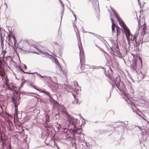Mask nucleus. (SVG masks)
<instances>
[{
    "label": "nucleus",
    "mask_w": 149,
    "mask_h": 149,
    "mask_svg": "<svg viewBox=\"0 0 149 149\" xmlns=\"http://www.w3.org/2000/svg\"><path fill=\"white\" fill-rule=\"evenodd\" d=\"M45 93L49 96V100L53 107H59V109L61 112L66 115L69 121L67 127H69L70 125H73V131L74 133H76L78 131L80 130L81 129V127H78L79 126V125H78V121H79V120L77 118H75L71 116L70 115L68 114L66 108L63 105L59 104L54 99L49 92L45 91Z\"/></svg>",
    "instance_id": "nucleus-1"
},
{
    "label": "nucleus",
    "mask_w": 149,
    "mask_h": 149,
    "mask_svg": "<svg viewBox=\"0 0 149 149\" xmlns=\"http://www.w3.org/2000/svg\"><path fill=\"white\" fill-rule=\"evenodd\" d=\"M138 25L139 27L138 28L139 29L141 26L143 32V34H142V38H139V40H137L136 36H133V39L132 38L131 39V41H134L135 42V44H134V48H135V47H139L140 44H141V45L143 43V38L144 36L149 33V29H147V26L145 25V23H144L142 26L141 25L140 26L139 22L138 21Z\"/></svg>",
    "instance_id": "nucleus-2"
},
{
    "label": "nucleus",
    "mask_w": 149,
    "mask_h": 149,
    "mask_svg": "<svg viewBox=\"0 0 149 149\" xmlns=\"http://www.w3.org/2000/svg\"><path fill=\"white\" fill-rule=\"evenodd\" d=\"M21 97L19 95V98H17V96L14 95L11 96V100L12 102L14 104L15 110L14 114L15 116H17L18 114V106L20 103Z\"/></svg>",
    "instance_id": "nucleus-3"
},
{
    "label": "nucleus",
    "mask_w": 149,
    "mask_h": 149,
    "mask_svg": "<svg viewBox=\"0 0 149 149\" xmlns=\"http://www.w3.org/2000/svg\"><path fill=\"white\" fill-rule=\"evenodd\" d=\"M114 84L116 86L117 88L123 95L125 96L126 95L125 92L126 90V88L125 84L123 82L120 81L119 79V82L118 83L117 82H114Z\"/></svg>",
    "instance_id": "nucleus-4"
},
{
    "label": "nucleus",
    "mask_w": 149,
    "mask_h": 149,
    "mask_svg": "<svg viewBox=\"0 0 149 149\" xmlns=\"http://www.w3.org/2000/svg\"><path fill=\"white\" fill-rule=\"evenodd\" d=\"M116 18L117 19V20L118 22H119V24L122 26H123V27H125V31H127V32L128 33L129 35V34L130 35H131V33L130 32V31L129 29L127 27V26L125 24V23L122 20L121 18L120 17L119 15H118V16H116Z\"/></svg>",
    "instance_id": "nucleus-5"
},
{
    "label": "nucleus",
    "mask_w": 149,
    "mask_h": 149,
    "mask_svg": "<svg viewBox=\"0 0 149 149\" xmlns=\"http://www.w3.org/2000/svg\"><path fill=\"white\" fill-rule=\"evenodd\" d=\"M34 73L36 74L38 76H39L40 77L42 78H44L46 80H48L49 81H51L52 83V86L54 87H56V83L53 81L52 79L50 77L47 76L46 75L42 76L40 74L38 73L37 72H34Z\"/></svg>",
    "instance_id": "nucleus-6"
},
{
    "label": "nucleus",
    "mask_w": 149,
    "mask_h": 149,
    "mask_svg": "<svg viewBox=\"0 0 149 149\" xmlns=\"http://www.w3.org/2000/svg\"><path fill=\"white\" fill-rule=\"evenodd\" d=\"M65 88L66 89H68L70 90L72 89L73 91L76 94H78L79 92V89L78 88H73L71 86H69L68 85L65 84Z\"/></svg>",
    "instance_id": "nucleus-7"
},
{
    "label": "nucleus",
    "mask_w": 149,
    "mask_h": 149,
    "mask_svg": "<svg viewBox=\"0 0 149 149\" xmlns=\"http://www.w3.org/2000/svg\"><path fill=\"white\" fill-rule=\"evenodd\" d=\"M111 20L112 23L111 25L112 33L113 35L114 34H116V29L115 28L117 26L116 25L115 23H113V19L111 18Z\"/></svg>",
    "instance_id": "nucleus-8"
},
{
    "label": "nucleus",
    "mask_w": 149,
    "mask_h": 149,
    "mask_svg": "<svg viewBox=\"0 0 149 149\" xmlns=\"http://www.w3.org/2000/svg\"><path fill=\"white\" fill-rule=\"evenodd\" d=\"M78 46L79 47V52H80V54H79V56H80V62L81 63V56H82V57L83 58L84 56V52L83 50V49L81 48L80 46L78 44Z\"/></svg>",
    "instance_id": "nucleus-9"
},
{
    "label": "nucleus",
    "mask_w": 149,
    "mask_h": 149,
    "mask_svg": "<svg viewBox=\"0 0 149 149\" xmlns=\"http://www.w3.org/2000/svg\"><path fill=\"white\" fill-rule=\"evenodd\" d=\"M116 33L117 37L120 35L121 33V32L122 31V29L118 26H116Z\"/></svg>",
    "instance_id": "nucleus-10"
},
{
    "label": "nucleus",
    "mask_w": 149,
    "mask_h": 149,
    "mask_svg": "<svg viewBox=\"0 0 149 149\" xmlns=\"http://www.w3.org/2000/svg\"><path fill=\"white\" fill-rule=\"evenodd\" d=\"M75 139V138L74 137L72 138V141H71L72 143V145L74 148L77 149V144L76 143Z\"/></svg>",
    "instance_id": "nucleus-11"
},
{
    "label": "nucleus",
    "mask_w": 149,
    "mask_h": 149,
    "mask_svg": "<svg viewBox=\"0 0 149 149\" xmlns=\"http://www.w3.org/2000/svg\"><path fill=\"white\" fill-rule=\"evenodd\" d=\"M125 32L126 38L128 42L130 41V40H131V38H132L133 39V36H132V34L131 35H130L129 34V35L127 31H125Z\"/></svg>",
    "instance_id": "nucleus-12"
},
{
    "label": "nucleus",
    "mask_w": 149,
    "mask_h": 149,
    "mask_svg": "<svg viewBox=\"0 0 149 149\" xmlns=\"http://www.w3.org/2000/svg\"><path fill=\"white\" fill-rule=\"evenodd\" d=\"M132 54L133 56V57L134 58L136 57L137 60L139 59V60L140 62V63L141 64V67H142V60L140 57L139 56H138L137 54V55H136L133 54Z\"/></svg>",
    "instance_id": "nucleus-13"
},
{
    "label": "nucleus",
    "mask_w": 149,
    "mask_h": 149,
    "mask_svg": "<svg viewBox=\"0 0 149 149\" xmlns=\"http://www.w3.org/2000/svg\"><path fill=\"white\" fill-rule=\"evenodd\" d=\"M72 95L74 97V99H75V101H74V103H76L78 104H79V103L78 102V99H77L76 97V95L74 93H72Z\"/></svg>",
    "instance_id": "nucleus-14"
},
{
    "label": "nucleus",
    "mask_w": 149,
    "mask_h": 149,
    "mask_svg": "<svg viewBox=\"0 0 149 149\" xmlns=\"http://www.w3.org/2000/svg\"><path fill=\"white\" fill-rule=\"evenodd\" d=\"M110 8L111 10H112L113 12V14L115 16V17H116L117 16H118L119 15L118 13L115 11V10L114 9L112 8L111 6H110Z\"/></svg>",
    "instance_id": "nucleus-15"
},
{
    "label": "nucleus",
    "mask_w": 149,
    "mask_h": 149,
    "mask_svg": "<svg viewBox=\"0 0 149 149\" xmlns=\"http://www.w3.org/2000/svg\"><path fill=\"white\" fill-rule=\"evenodd\" d=\"M111 49L112 50H113V49H115L116 51V53L118 54L119 55H120L121 56H122V55H121V54L120 52L119 51H118L117 50H116V49L115 48H112V47H110Z\"/></svg>",
    "instance_id": "nucleus-16"
},
{
    "label": "nucleus",
    "mask_w": 149,
    "mask_h": 149,
    "mask_svg": "<svg viewBox=\"0 0 149 149\" xmlns=\"http://www.w3.org/2000/svg\"><path fill=\"white\" fill-rule=\"evenodd\" d=\"M95 9L96 11H100V9L99 7V5L98 3V5L96 3V5L94 6Z\"/></svg>",
    "instance_id": "nucleus-17"
},
{
    "label": "nucleus",
    "mask_w": 149,
    "mask_h": 149,
    "mask_svg": "<svg viewBox=\"0 0 149 149\" xmlns=\"http://www.w3.org/2000/svg\"><path fill=\"white\" fill-rule=\"evenodd\" d=\"M55 63L59 67V70L60 71L61 70L62 72H63V70L62 68L61 67H60V63L58 62V61H56L55 62Z\"/></svg>",
    "instance_id": "nucleus-18"
},
{
    "label": "nucleus",
    "mask_w": 149,
    "mask_h": 149,
    "mask_svg": "<svg viewBox=\"0 0 149 149\" xmlns=\"http://www.w3.org/2000/svg\"><path fill=\"white\" fill-rule=\"evenodd\" d=\"M44 125L45 127L46 128H51V126L48 124V123L46 122V123H45Z\"/></svg>",
    "instance_id": "nucleus-19"
},
{
    "label": "nucleus",
    "mask_w": 149,
    "mask_h": 149,
    "mask_svg": "<svg viewBox=\"0 0 149 149\" xmlns=\"http://www.w3.org/2000/svg\"><path fill=\"white\" fill-rule=\"evenodd\" d=\"M64 8H62L61 13V19L62 20V17L63 15H64Z\"/></svg>",
    "instance_id": "nucleus-20"
},
{
    "label": "nucleus",
    "mask_w": 149,
    "mask_h": 149,
    "mask_svg": "<svg viewBox=\"0 0 149 149\" xmlns=\"http://www.w3.org/2000/svg\"><path fill=\"white\" fill-rule=\"evenodd\" d=\"M49 121V116H46L45 118V122L48 123Z\"/></svg>",
    "instance_id": "nucleus-21"
},
{
    "label": "nucleus",
    "mask_w": 149,
    "mask_h": 149,
    "mask_svg": "<svg viewBox=\"0 0 149 149\" xmlns=\"http://www.w3.org/2000/svg\"><path fill=\"white\" fill-rule=\"evenodd\" d=\"M74 85L75 87H79V85H78V83L76 81H74L73 82Z\"/></svg>",
    "instance_id": "nucleus-22"
},
{
    "label": "nucleus",
    "mask_w": 149,
    "mask_h": 149,
    "mask_svg": "<svg viewBox=\"0 0 149 149\" xmlns=\"http://www.w3.org/2000/svg\"><path fill=\"white\" fill-rule=\"evenodd\" d=\"M7 37L8 38V41L10 43H11L12 45H13V43L12 42H11L10 38V35H7Z\"/></svg>",
    "instance_id": "nucleus-23"
},
{
    "label": "nucleus",
    "mask_w": 149,
    "mask_h": 149,
    "mask_svg": "<svg viewBox=\"0 0 149 149\" xmlns=\"http://www.w3.org/2000/svg\"><path fill=\"white\" fill-rule=\"evenodd\" d=\"M127 101V103L128 104H130L131 105L133 104V102L130 101V100L128 99V100H127L126 99H125Z\"/></svg>",
    "instance_id": "nucleus-24"
},
{
    "label": "nucleus",
    "mask_w": 149,
    "mask_h": 149,
    "mask_svg": "<svg viewBox=\"0 0 149 149\" xmlns=\"http://www.w3.org/2000/svg\"><path fill=\"white\" fill-rule=\"evenodd\" d=\"M13 92L14 93H15L17 95V96L18 97V94H19V92L18 90L17 91L16 90H15V89H14L13 91ZM15 94H14V95H13V96ZM16 96H17V95H16L15 94Z\"/></svg>",
    "instance_id": "nucleus-25"
},
{
    "label": "nucleus",
    "mask_w": 149,
    "mask_h": 149,
    "mask_svg": "<svg viewBox=\"0 0 149 149\" xmlns=\"http://www.w3.org/2000/svg\"><path fill=\"white\" fill-rule=\"evenodd\" d=\"M134 50L136 52H137V51L138 52H139L141 49H139V47H135V48H134Z\"/></svg>",
    "instance_id": "nucleus-26"
},
{
    "label": "nucleus",
    "mask_w": 149,
    "mask_h": 149,
    "mask_svg": "<svg viewBox=\"0 0 149 149\" xmlns=\"http://www.w3.org/2000/svg\"><path fill=\"white\" fill-rule=\"evenodd\" d=\"M90 1H91L93 4L96 3H97V1H98V0H89Z\"/></svg>",
    "instance_id": "nucleus-27"
},
{
    "label": "nucleus",
    "mask_w": 149,
    "mask_h": 149,
    "mask_svg": "<svg viewBox=\"0 0 149 149\" xmlns=\"http://www.w3.org/2000/svg\"><path fill=\"white\" fill-rule=\"evenodd\" d=\"M26 81L24 80L20 84V87L22 88L24 85V84L26 83Z\"/></svg>",
    "instance_id": "nucleus-28"
},
{
    "label": "nucleus",
    "mask_w": 149,
    "mask_h": 149,
    "mask_svg": "<svg viewBox=\"0 0 149 149\" xmlns=\"http://www.w3.org/2000/svg\"><path fill=\"white\" fill-rule=\"evenodd\" d=\"M0 69L1 71H3L4 70V68L3 65H2V64H0Z\"/></svg>",
    "instance_id": "nucleus-29"
},
{
    "label": "nucleus",
    "mask_w": 149,
    "mask_h": 149,
    "mask_svg": "<svg viewBox=\"0 0 149 149\" xmlns=\"http://www.w3.org/2000/svg\"><path fill=\"white\" fill-rule=\"evenodd\" d=\"M30 86H31L32 87H33V88H35V89H36V90H38V91H40H40H42V90L40 89H39V90H38V89H37L36 88H35V86H34V85H33V84H32V83H30Z\"/></svg>",
    "instance_id": "nucleus-30"
},
{
    "label": "nucleus",
    "mask_w": 149,
    "mask_h": 149,
    "mask_svg": "<svg viewBox=\"0 0 149 149\" xmlns=\"http://www.w3.org/2000/svg\"><path fill=\"white\" fill-rule=\"evenodd\" d=\"M11 38L13 39L14 42V45H16L17 43V40L15 37H11Z\"/></svg>",
    "instance_id": "nucleus-31"
},
{
    "label": "nucleus",
    "mask_w": 149,
    "mask_h": 149,
    "mask_svg": "<svg viewBox=\"0 0 149 149\" xmlns=\"http://www.w3.org/2000/svg\"><path fill=\"white\" fill-rule=\"evenodd\" d=\"M110 79L114 83V82H118V81H116L115 79L114 78H110Z\"/></svg>",
    "instance_id": "nucleus-32"
},
{
    "label": "nucleus",
    "mask_w": 149,
    "mask_h": 149,
    "mask_svg": "<svg viewBox=\"0 0 149 149\" xmlns=\"http://www.w3.org/2000/svg\"><path fill=\"white\" fill-rule=\"evenodd\" d=\"M69 9L70 10V11H71L72 13L73 14L75 18V20H76L77 18L76 17V15L74 14L73 11L70 8H69Z\"/></svg>",
    "instance_id": "nucleus-33"
},
{
    "label": "nucleus",
    "mask_w": 149,
    "mask_h": 149,
    "mask_svg": "<svg viewBox=\"0 0 149 149\" xmlns=\"http://www.w3.org/2000/svg\"><path fill=\"white\" fill-rule=\"evenodd\" d=\"M0 40H1V42L3 41V38H2V33H0Z\"/></svg>",
    "instance_id": "nucleus-34"
},
{
    "label": "nucleus",
    "mask_w": 149,
    "mask_h": 149,
    "mask_svg": "<svg viewBox=\"0 0 149 149\" xmlns=\"http://www.w3.org/2000/svg\"><path fill=\"white\" fill-rule=\"evenodd\" d=\"M58 124V130H59L61 128L62 126L61 125H60V124Z\"/></svg>",
    "instance_id": "nucleus-35"
},
{
    "label": "nucleus",
    "mask_w": 149,
    "mask_h": 149,
    "mask_svg": "<svg viewBox=\"0 0 149 149\" xmlns=\"http://www.w3.org/2000/svg\"><path fill=\"white\" fill-rule=\"evenodd\" d=\"M58 45L59 46L58 47V52H60V51H61V45Z\"/></svg>",
    "instance_id": "nucleus-36"
},
{
    "label": "nucleus",
    "mask_w": 149,
    "mask_h": 149,
    "mask_svg": "<svg viewBox=\"0 0 149 149\" xmlns=\"http://www.w3.org/2000/svg\"><path fill=\"white\" fill-rule=\"evenodd\" d=\"M8 129L10 131H12L13 130L11 128V127L10 126H9L8 127Z\"/></svg>",
    "instance_id": "nucleus-37"
},
{
    "label": "nucleus",
    "mask_w": 149,
    "mask_h": 149,
    "mask_svg": "<svg viewBox=\"0 0 149 149\" xmlns=\"http://www.w3.org/2000/svg\"><path fill=\"white\" fill-rule=\"evenodd\" d=\"M2 53L4 54H5L6 52V50H3L2 52Z\"/></svg>",
    "instance_id": "nucleus-38"
},
{
    "label": "nucleus",
    "mask_w": 149,
    "mask_h": 149,
    "mask_svg": "<svg viewBox=\"0 0 149 149\" xmlns=\"http://www.w3.org/2000/svg\"><path fill=\"white\" fill-rule=\"evenodd\" d=\"M1 46L2 47H3V41L1 42Z\"/></svg>",
    "instance_id": "nucleus-39"
},
{
    "label": "nucleus",
    "mask_w": 149,
    "mask_h": 149,
    "mask_svg": "<svg viewBox=\"0 0 149 149\" xmlns=\"http://www.w3.org/2000/svg\"><path fill=\"white\" fill-rule=\"evenodd\" d=\"M22 93L23 94H24V92H23V91H21V92H19V95H18V97L19 96H20V93ZM17 96V97H18V96ZM19 98L18 97H17V98Z\"/></svg>",
    "instance_id": "nucleus-40"
},
{
    "label": "nucleus",
    "mask_w": 149,
    "mask_h": 149,
    "mask_svg": "<svg viewBox=\"0 0 149 149\" xmlns=\"http://www.w3.org/2000/svg\"><path fill=\"white\" fill-rule=\"evenodd\" d=\"M18 68L20 70L21 72H23L24 71L19 66L18 67Z\"/></svg>",
    "instance_id": "nucleus-41"
},
{
    "label": "nucleus",
    "mask_w": 149,
    "mask_h": 149,
    "mask_svg": "<svg viewBox=\"0 0 149 149\" xmlns=\"http://www.w3.org/2000/svg\"><path fill=\"white\" fill-rule=\"evenodd\" d=\"M23 65L24 66V68L25 69H26L27 68V67L26 65L24 64H23Z\"/></svg>",
    "instance_id": "nucleus-42"
},
{
    "label": "nucleus",
    "mask_w": 149,
    "mask_h": 149,
    "mask_svg": "<svg viewBox=\"0 0 149 149\" xmlns=\"http://www.w3.org/2000/svg\"><path fill=\"white\" fill-rule=\"evenodd\" d=\"M82 135L83 136V139H82L83 140H84V136H85V134H83V133H81V135Z\"/></svg>",
    "instance_id": "nucleus-43"
},
{
    "label": "nucleus",
    "mask_w": 149,
    "mask_h": 149,
    "mask_svg": "<svg viewBox=\"0 0 149 149\" xmlns=\"http://www.w3.org/2000/svg\"><path fill=\"white\" fill-rule=\"evenodd\" d=\"M128 45H129V46H128V48L130 47V41H128Z\"/></svg>",
    "instance_id": "nucleus-44"
},
{
    "label": "nucleus",
    "mask_w": 149,
    "mask_h": 149,
    "mask_svg": "<svg viewBox=\"0 0 149 149\" xmlns=\"http://www.w3.org/2000/svg\"><path fill=\"white\" fill-rule=\"evenodd\" d=\"M111 84L112 88L113 89L115 87V86L113 84H112L111 83Z\"/></svg>",
    "instance_id": "nucleus-45"
},
{
    "label": "nucleus",
    "mask_w": 149,
    "mask_h": 149,
    "mask_svg": "<svg viewBox=\"0 0 149 149\" xmlns=\"http://www.w3.org/2000/svg\"><path fill=\"white\" fill-rule=\"evenodd\" d=\"M1 70H0V76H1V77H2L3 76V74H1Z\"/></svg>",
    "instance_id": "nucleus-46"
},
{
    "label": "nucleus",
    "mask_w": 149,
    "mask_h": 149,
    "mask_svg": "<svg viewBox=\"0 0 149 149\" xmlns=\"http://www.w3.org/2000/svg\"><path fill=\"white\" fill-rule=\"evenodd\" d=\"M143 8H140V13H141V12H143Z\"/></svg>",
    "instance_id": "nucleus-47"
},
{
    "label": "nucleus",
    "mask_w": 149,
    "mask_h": 149,
    "mask_svg": "<svg viewBox=\"0 0 149 149\" xmlns=\"http://www.w3.org/2000/svg\"><path fill=\"white\" fill-rule=\"evenodd\" d=\"M42 53H44V54L45 55H47L48 54V53L47 52H42Z\"/></svg>",
    "instance_id": "nucleus-48"
},
{
    "label": "nucleus",
    "mask_w": 149,
    "mask_h": 149,
    "mask_svg": "<svg viewBox=\"0 0 149 149\" xmlns=\"http://www.w3.org/2000/svg\"><path fill=\"white\" fill-rule=\"evenodd\" d=\"M61 2L62 3L61 5H62V7H63L62 8H64V4L62 2Z\"/></svg>",
    "instance_id": "nucleus-49"
},
{
    "label": "nucleus",
    "mask_w": 149,
    "mask_h": 149,
    "mask_svg": "<svg viewBox=\"0 0 149 149\" xmlns=\"http://www.w3.org/2000/svg\"><path fill=\"white\" fill-rule=\"evenodd\" d=\"M34 47L36 48V49H37V50H39V48H38V47L36 46H34Z\"/></svg>",
    "instance_id": "nucleus-50"
},
{
    "label": "nucleus",
    "mask_w": 149,
    "mask_h": 149,
    "mask_svg": "<svg viewBox=\"0 0 149 149\" xmlns=\"http://www.w3.org/2000/svg\"><path fill=\"white\" fill-rule=\"evenodd\" d=\"M54 44L55 45H59L58 43H57V42H54Z\"/></svg>",
    "instance_id": "nucleus-51"
},
{
    "label": "nucleus",
    "mask_w": 149,
    "mask_h": 149,
    "mask_svg": "<svg viewBox=\"0 0 149 149\" xmlns=\"http://www.w3.org/2000/svg\"><path fill=\"white\" fill-rule=\"evenodd\" d=\"M23 72H24V73H26V74H29V72H26L24 71H23Z\"/></svg>",
    "instance_id": "nucleus-52"
},
{
    "label": "nucleus",
    "mask_w": 149,
    "mask_h": 149,
    "mask_svg": "<svg viewBox=\"0 0 149 149\" xmlns=\"http://www.w3.org/2000/svg\"><path fill=\"white\" fill-rule=\"evenodd\" d=\"M20 88V86L19 87H18V91H19V92H20L19 91L21 89V88Z\"/></svg>",
    "instance_id": "nucleus-53"
},
{
    "label": "nucleus",
    "mask_w": 149,
    "mask_h": 149,
    "mask_svg": "<svg viewBox=\"0 0 149 149\" xmlns=\"http://www.w3.org/2000/svg\"><path fill=\"white\" fill-rule=\"evenodd\" d=\"M100 67H101V66L97 67L96 68H95L97 69H98L99 68H100Z\"/></svg>",
    "instance_id": "nucleus-54"
},
{
    "label": "nucleus",
    "mask_w": 149,
    "mask_h": 149,
    "mask_svg": "<svg viewBox=\"0 0 149 149\" xmlns=\"http://www.w3.org/2000/svg\"><path fill=\"white\" fill-rule=\"evenodd\" d=\"M139 5L140 6V8H142V6H141V3L140 2L139 3Z\"/></svg>",
    "instance_id": "nucleus-55"
},
{
    "label": "nucleus",
    "mask_w": 149,
    "mask_h": 149,
    "mask_svg": "<svg viewBox=\"0 0 149 149\" xmlns=\"http://www.w3.org/2000/svg\"><path fill=\"white\" fill-rule=\"evenodd\" d=\"M146 3V2H144V3H143V5H142V8L143 7H144V4Z\"/></svg>",
    "instance_id": "nucleus-56"
},
{
    "label": "nucleus",
    "mask_w": 149,
    "mask_h": 149,
    "mask_svg": "<svg viewBox=\"0 0 149 149\" xmlns=\"http://www.w3.org/2000/svg\"><path fill=\"white\" fill-rule=\"evenodd\" d=\"M147 132L148 133V135L149 136V128L148 131H147Z\"/></svg>",
    "instance_id": "nucleus-57"
},
{
    "label": "nucleus",
    "mask_w": 149,
    "mask_h": 149,
    "mask_svg": "<svg viewBox=\"0 0 149 149\" xmlns=\"http://www.w3.org/2000/svg\"><path fill=\"white\" fill-rule=\"evenodd\" d=\"M33 73H35L34 72L33 73V72H29V74H33Z\"/></svg>",
    "instance_id": "nucleus-58"
},
{
    "label": "nucleus",
    "mask_w": 149,
    "mask_h": 149,
    "mask_svg": "<svg viewBox=\"0 0 149 149\" xmlns=\"http://www.w3.org/2000/svg\"><path fill=\"white\" fill-rule=\"evenodd\" d=\"M0 64H2V61L0 60Z\"/></svg>",
    "instance_id": "nucleus-59"
},
{
    "label": "nucleus",
    "mask_w": 149,
    "mask_h": 149,
    "mask_svg": "<svg viewBox=\"0 0 149 149\" xmlns=\"http://www.w3.org/2000/svg\"><path fill=\"white\" fill-rule=\"evenodd\" d=\"M46 145H49V143H46Z\"/></svg>",
    "instance_id": "nucleus-60"
},
{
    "label": "nucleus",
    "mask_w": 149,
    "mask_h": 149,
    "mask_svg": "<svg viewBox=\"0 0 149 149\" xmlns=\"http://www.w3.org/2000/svg\"><path fill=\"white\" fill-rule=\"evenodd\" d=\"M19 133L20 134H22V133L21 132H19Z\"/></svg>",
    "instance_id": "nucleus-61"
},
{
    "label": "nucleus",
    "mask_w": 149,
    "mask_h": 149,
    "mask_svg": "<svg viewBox=\"0 0 149 149\" xmlns=\"http://www.w3.org/2000/svg\"><path fill=\"white\" fill-rule=\"evenodd\" d=\"M101 68H102V69H105V68L104 67H102L101 66Z\"/></svg>",
    "instance_id": "nucleus-62"
},
{
    "label": "nucleus",
    "mask_w": 149,
    "mask_h": 149,
    "mask_svg": "<svg viewBox=\"0 0 149 149\" xmlns=\"http://www.w3.org/2000/svg\"><path fill=\"white\" fill-rule=\"evenodd\" d=\"M2 139L1 138V137H0V140H2Z\"/></svg>",
    "instance_id": "nucleus-63"
},
{
    "label": "nucleus",
    "mask_w": 149,
    "mask_h": 149,
    "mask_svg": "<svg viewBox=\"0 0 149 149\" xmlns=\"http://www.w3.org/2000/svg\"><path fill=\"white\" fill-rule=\"evenodd\" d=\"M22 48L23 47H22H22H19V49H22Z\"/></svg>",
    "instance_id": "nucleus-64"
}]
</instances>
